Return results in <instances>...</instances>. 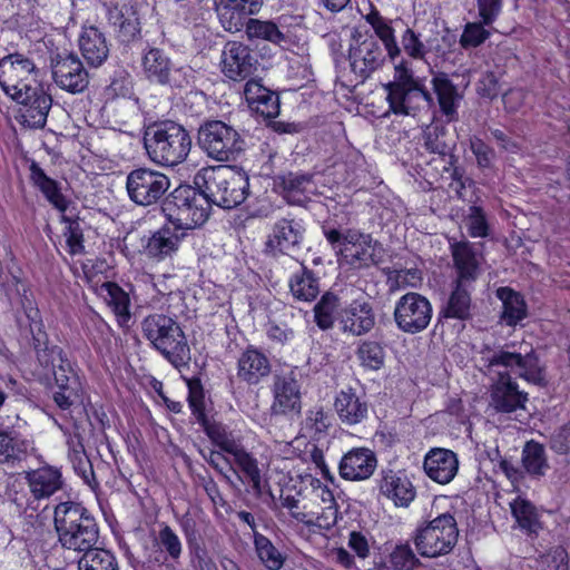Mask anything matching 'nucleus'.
<instances>
[{"instance_id": "39448f33", "label": "nucleus", "mask_w": 570, "mask_h": 570, "mask_svg": "<svg viewBox=\"0 0 570 570\" xmlns=\"http://www.w3.org/2000/svg\"><path fill=\"white\" fill-rule=\"evenodd\" d=\"M204 193L212 205L232 209L240 205L248 195V175L238 167L218 166L203 176Z\"/></svg>"}, {"instance_id": "b1692460", "label": "nucleus", "mask_w": 570, "mask_h": 570, "mask_svg": "<svg viewBox=\"0 0 570 570\" xmlns=\"http://www.w3.org/2000/svg\"><path fill=\"white\" fill-rule=\"evenodd\" d=\"M390 109L395 115H415L417 110L434 106L432 94L420 82L387 94Z\"/></svg>"}, {"instance_id": "603ef678", "label": "nucleus", "mask_w": 570, "mask_h": 570, "mask_svg": "<svg viewBox=\"0 0 570 570\" xmlns=\"http://www.w3.org/2000/svg\"><path fill=\"white\" fill-rule=\"evenodd\" d=\"M102 292L106 293L105 299L112 307L115 314L127 321L129 314V297L116 283L107 282L101 285Z\"/></svg>"}, {"instance_id": "4d7b16f0", "label": "nucleus", "mask_w": 570, "mask_h": 570, "mask_svg": "<svg viewBox=\"0 0 570 570\" xmlns=\"http://www.w3.org/2000/svg\"><path fill=\"white\" fill-rule=\"evenodd\" d=\"M262 6L263 0H225L222 14H229L230 20H242L257 13Z\"/></svg>"}, {"instance_id": "f03ea898", "label": "nucleus", "mask_w": 570, "mask_h": 570, "mask_svg": "<svg viewBox=\"0 0 570 570\" xmlns=\"http://www.w3.org/2000/svg\"><path fill=\"white\" fill-rule=\"evenodd\" d=\"M53 524L62 548L78 552L94 549L99 539L95 517L79 502L66 501L55 507Z\"/></svg>"}, {"instance_id": "338daca9", "label": "nucleus", "mask_w": 570, "mask_h": 570, "mask_svg": "<svg viewBox=\"0 0 570 570\" xmlns=\"http://www.w3.org/2000/svg\"><path fill=\"white\" fill-rule=\"evenodd\" d=\"M403 50L406 55L416 60H425V40L420 35L407 28L401 38Z\"/></svg>"}, {"instance_id": "7ed1b4c3", "label": "nucleus", "mask_w": 570, "mask_h": 570, "mask_svg": "<svg viewBox=\"0 0 570 570\" xmlns=\"http://www.w3.org/2000/svg\"><path fill=\"white\" fill-rule=\"evenodd\" d=\"M141 332L173 366L179 370L188 365L190 348L177 321L165 314H151L142 320Z\"/></svg>"}, {"instance_id": "393cba45", "label": "nucleus", "mask_w": 570, "mask_h": 570, "mask_svg": "<svg viewBox=\"0 0 570 570\" xmlns=\"http://www.w3.org/2000/svg\"><path fill=\"white\" fill-rule=\"evenodd\" d=\"M380 493L392 500L396 507H409L416 491L404 471L383 470L379 484Z\"/></svg>"}, {"instance_id": "4468645a", "label": "nucleus", "mask_w": 570, "mask_h": 570, "mask_svg": "<svg viewBox=\"0 0 570 570\" xmlns=\"http://www.w3.org/2000/svg\"><path fill=\"white\" fill-rule=\"evenodd\" d=\"M383 246L374 240L370 234L361 233L357 229H346L345 247L336 250L350 264L358 267L376 266L383 262Z\"/></svg>"}, {"instance_id": "8fccbe9b", "label": "nucleus", "mask_w": 570, "mask_h": 570, "mask_svg": "<svg viewBox=\"0 0 570 570\" xmlns=\"http://www.w3.org/2000/svg\"><path fill=\"white\" fill-rule=\"evenodd\" d=\"M28 449L24 440L12 432L0 430V463H10L23 458Z\"/></svg>"}, {"instance_id": "0e129e2a", "label": "nucleus", "mask_w": 570, "mask_h": 570, "mask_svg": "<svg viewBox=\"0 0 570 570\" xmlns=\"http://www.w3.org/2000/svg\"><path fill=\"white\" fill-rule=\"evenodd\" d=\"M61 220L67 224L65 237L71 255L83 253V235L78 220L62 216Z\"/></svg>"}, {"instance_id": "9d476101", "label": "nucleus", "mask_w": 570, "mask_h": 570, "mask_svg": "<svg viewBox=\"0 0 570 570\" xmlns=\"http://www.w3.org/2000/svg\"><path fill=\"white\" fill-rule=\"evenodd\" d=\"M376 37L355 30L348 48V60L352 72L364 81L380 69L387 57Z\"/></svg>"}, {"instance_id": "3c124183", "label": "nucleus", "mask_w": 570, "mask_h": 570, "mask_svg": "<svg viewBox=\"0 0 570 570\" xmlns=\"http://www.w3.org/2000/svg\"><path fill=\"white\" fill-rule=\"evenodd\" d=\"M313 177L309 173L288 171L277 177V184L289 199L297 194H304L313 183Z\"/></svg>"}, {"instance_id": "79ce46f5", "label": "nucleus", "mask_w": 570, "mask_h": 570, "mask_svg": "<svg viewBox=\"0 0 570 570\" xmlns=\"http://www.w3.org/2000/svg\"><path fill=\"white\" fill-rule=\"evenodd\" d=\"M522 463L529 474L544 475L549 464L543 445L535 441L527 442L522 452Z\"/></svg>"}, {"instance_id": "412c9836", "label": "nucleus", "mask_w": 570, "mask_h": 570, "mask_svg": "<svg viewBox=\"0 0 570 570\" xmlns=\"http://www.w3.org/2000/svg\"><path fill=\"white\" fill-rule=\"evenodd\" d=\"M377 468V458L368 448H353L346 452L340 463V476L347 481H364L370 479Z\"/></svg>"}, {"instance_id": "774afa93", "label": "nucleus", "mask_w": 570, "mask_h": 570, "mask_svg": "<svg viewBox=\"0 0 570 570\" xmlns=\"http://www.w3.org/2000/svg\"><path fill=\"white\" fill-rule=\"evenodd\" d=\"M395 76L394 81L385 85V90L389 92L395 91L396 88L402 89L420 83L421 81L415 79L413 71L407 66V61L402 60L394 67Z\"/></svg>"}, {"instance_id": "4c0bfd02", "label": "nucleus", "mask_w": 570, "mask_h": 570, "mask_svg": "<svg viewBox=\"0 0 570 570\" xmlns=\"http://www.w3.org/2000/svg\"><path fill=\"white\" fill-rule=\"evenodd\" d=\"M299 271L289 279L291 293L297 301L312 302L320 294L318 278L303 263H299Z\"/></svg>"}, {"instance_id": "864d4df0", "label": "nucleus", "mask_w": 570, "mask_h": 570, "mask_svg": "<svg viewBox=\"0 0 570 570\" xmlns=\"http://www.w3.org/2000/svg\"><path fill=\"white\" fill-rule=\"evenodd\" d=\"M567 558L566 549L557 546L551 548L547 553L534 558L530 568L533 570H568Z\"/></svg>"}, {"instance_id": "49530a36", "label": "nucleus", "mask_w": 570, "mask_h": 570, "mask_svg": "<svg viewBox=\"0 0 570 570\" xmlns=\"http://www.w3.org/2000/svg\"><path fill=\"white\" fill-rule=\"evenodd\" d=\"M207 436L226 453H234L242 445L237 444L226 428L218 422L210 421L207 416L198 422Z\"/></svg>"}, {"instance_id": "2eb2a0df", "label": "nucleus", "mask_w": 570, "mask_h": 570, "mask_svg": "<svg viewBox=\"0 0 570 570\" xmlns=\"http://www.w3.org/2000/svg\"><path fill=\"white\" fill-rule=\"evenodd\" d=\"M303 238L304 228L299 223L282 218L275 223L265 243V252L273 257L281 254L294 256L301 250Z\"/></svg>"}, {"instance_id": "6ab92c4d", "label": "nucleus", "mask_w": 570, "mask_h": 570, "mask_svg": "<svg viewBox=\"0 0 570 570\" xmlns=\"http://www.w3.org/2000/svg\"><path fill=\"white\" fill-rule=\"evenodd\" d=\"M342 333L362 336L375 326V313L372 304L365 298H357L337 312L336 317Z\"/></svg>"}, {"instance_id": "6e6d98bb", "label": "nucleus", "mask_w": 570, "mask_h": 570, "mask_svg": "<svg viewBox=\"0 0 570 570\" xmlns=\"http://www.w3.org/2000/svg\"><path fill=\"white\" fill-rule=\"evenodd\" d=\"M455 43V35L451 33L449 29H445L441 35L436 33L425 39V57L429 53H433L439 58H444L453 50Z\"/></svg>"}, {"instance_id": "37998d69", "label": "nucleus", "mask_w": 570, "mask_h": 570, "mask_svg": "<svg viewBox=\"0 0 570 570\" xmlns=\"http://www.w3.org/2000/svg\"><path fill=\"white\" fill-rule=\"evenodd\" d=\"M254 546L258 559L268 570H279L284 566L285 557L267 537L255 532Z\"/></svg>"}, {"instance_id": "2f4dec72", "label": "nucleus", "mask_w": 570, "mask_h": 570, "mask_svg": "<svg viewBox=\"0 0 570 570\" xmlns=\"http://www.w3.org/2000/svg\"><path fill=\"white\" fill-rule=\"evenodd\" d=\"M469 285L453 281L452 291L439 312L441 318L466 321L472 317V301L468 289Z\"/></svg>"}, {"instance_id": "cd10ccee", "label": "nucleus", "mask_w": 570, "mask_h": 570, "mask_svg": "<svg viewBox=\"0 0 570 570\" xmlns=\"http://www.w3.org/2000/svg\"><path fill=\"white\" fill-rule=\"evenodd\" d=\"M269 358L255 347H247L237 362V377L249 385H256L271 374Z\"/></svg>"}, {"instance_id": "6e6552de", "label": "nucleus", "mask_w": 570, "mask_h": 570, "mask_svg": "<svg viewBox=\"0 0 570 570\" xmlns=\"http://www.w3.org/2000/svg\"><path fill=\"white\" fill-rule=\"evenodd\" d=\"M18 323L22 335L35 351L37 363L46 374H49L62 364H67L68 360L65 357L62 348L50 344L40 312L37 307L32 306L31 302L24 305V316L19 317Z\"/></svg>"}, {"instance_id": "a211bd4d", "label": "nucleus", "mask_w": 570, "mask_h": 570, "mask_svg": "<svg viewBox=\"0 0 570 570\" xmlns=\"http://www.w3.org/2000/svg\"><path fill=\"white\" fill-rule=\"evenodd\" d=\"M295 371L276 376L273 387L272 413L276 415H299L302 411L301 384Z\"/></svg>"}, {"instance_id": "13d9d810", "label": "nucleus", "mask_w": 570, "mask_h": 570, "mask_svg": "<svg viewBox=\"0 0 570 570\" xmlns=\"http://www.w3.org/2000/svg\"><path fill=\"white\" fill-rule=\"evenodd\" d=\"M357 355L362 362V365L371 370H379L384 364L385 353L383 347L377 342H363L357 350Z\"/></svg>"}, {"instance_id": "dca6fc26", "label": "nucleus", "mask_w": 570, "mask_h": 570, "mask_svg": "<svg viewBox=\"0 0 570 570\" xmlns=\"http://www.w3.org/2000/svg\"><path fill=\"white\" fill-rule=\"evenodd\" d=\"M258 66L256 55L248 46L229 41L222 53V72L230 80L242 81L250 77Z\"/></svg>"}, {"instance_id": "ea45409f", "label": "nucleus", "mask_w": 570, "mask_h": 570, "mask_svg": "<svg viewBox=\"0 0 570 570\" xmlns=\"http://www.w3.org/2000/svg\"><path fill=\"white\" fill-rule=\"evenodd\" d=\"M497 296L503 304L501 320L508 326H514L527 317V305L523 297L510 287L497 289Z\"/></svg>"}, {"instance_id": "4be33fe9", "label": "nucleus", "mask_w": 570, "mask_h": 570, "mask_svg": "<svg viewBox=\"0 0 570 570\" xmlns=\"http://www.w3.org/2000/svg\"><path fill=\"white\" fill-rule=\"evenodd\" d=\"M186 233L169 223L154 232L142 244L144 253L158 262L173 257L177 253Z\"/></svg>"}, {"instance_id": "c756f323", "label": "nucleus", "mask_w": 570, "mask_h": 570, "mask_svg": "<svg viewBox=\"0 0 570 570\" xmlns=\"http://www.w3.org/2000/svg\"><path fill=\"white\" fill-rule=\"evenodd\" d=\"M443 116L449 122L458 120V105L462 96L445 72H438L431 80Z\"/></svg>"}, {"instance_id": "f3484780", "label": "nucleus", "mask_w": 570, "mask_h": 570, "mask_svg": "<svg viewBox=\"0 0 570 570\" xmlns=\"http://www.w3.org/2000/svg\"><path fill=\"white\" fill-rule=\"evenodd\" d=\"M451 256L456 277L454 282L471 284L481 275L484 256L479 248L468 240L450 243Z\"/></svg>"}, {"instance_id": "bf43d9fd", "label": "nucleus", "mask_w": 570, "mask_h": 570, "mask_svg": "<svg viewBox=\"0 0 570 570\" xmlns=\"http://www.w3.org/2000/svg\"><path fill=\"white\" fill-rule=\"evenodd\" d=\"M157 540L161 550L165 551L173 561L179 560L183 552V544L179 537L168 524L161 525Z\"/></svg>"}, {"instance_id": "a19ab883", "label": "nucleus", "mask_w": 570, "mask_h": 570, "mask_svg": "<svg viewBox=\"0 0 570 570\" xmlns=\"http://www.w3.org/2000/svg\"><path fill=\"white\" fill-rule=\"evenodd\" d=\"M367 21L373 27L374 33H372L379 42L382 45L384 51L391 60H395L401 55V48L399 47L394 29L390 23L382 18L379 13L367 17Z\"/></svg>"}, {"instance_id": "5fc2aeb1", "label": "nucleus", "mask_w": 570, "mask_h": 570, "mask_svg": "<svg viewBox=\"0 0 570 570\" xmlns=\"http://www.w3.org/2000/svg\"><path fill=\"white\" fill-rule=\"evenodd\" d=\"M389 558L390 563H392L396 570H422L421 561L407 542L397 544L392 550Z\"/></svg>"}, {"instance_id": "09e8293b", "label": "nucleus", "mask_w": 570, "mask_h": 570, "mask_svg": "<svg viewBox=\"0 0 570 570\" xmlns=\"http://www.w3.org/2000/svg\"><path fill=\"white\" fill-rule=\"evenodd\" d=\"M338 297L332 293L326 292L314 306V318L317 326L323 330H330L334 325V314L338 308Z\"/></svg>"}, {"instance_id": "20e7f679", "label": "nucleus", "mask_w": 570, "mask_h": 570, "mask_svg": "<svg viewBox=\"0 0 570 570\" xmlns=\"http://www.w3.org/2000/svg\"><path fill=\"white\" fill-rule=\"evenodd\" d=\"M144 145L151 161L173 167L187 158L191 138L184 126L166 120L147 128Z\"/></svg>"}, {"instance_id": "c03bdc74", "label": "nucleus", "mask_w": 570, "mask_h": 570, "mask_svg": "<svg viewBox=\"0 0 570 570\" xmlns=\"http://www.w3.org/2000/svg\"><path fill=\"white\" fill-rule=\"evenodd\" d=\"M69 459L73 465L75 471L83 479V481L92 487V483L97 484L92 464L88 459L82 443L71 439L69 441Z\"/></svg>"}, {"instance_id": "bb28decb", "label": "nucleus", "mask_w": 570, "mask_h": 570, "mask_svg": "<svg viewBox=\"0 0 570 570\" xmlns=\"http://www.w3.org/2000/svg\"><path fill=\"white\" fill-rule=\"evenodd\" d=\"M425 149L441 159L449 166L458 164L459 158L454 155L456 147L454 136L442 124H433L423 131Z\"/></svg>"}, {"instance_id": "c85d7f7f", "label": "nucleus", "mask_w": 570, "mask_h": 570, "mask_svg": "<svg viewBox=\"0 0 570 570\" xmlns=\"http://www.w3.org/2000/svg\"><path fill=\"white\" fill-rule=\"evenodd\" d=\"M108 20L121 43L128 45L140 38V21L132 6L124 4L110 9Z\"/></svg>"}, {"instance_id": "f257e3e1", "label": "nucleus", "mask_w": 570, "mask_h": 570, "mask_svg": "<svg viewBox=\"0 0 570 570\" xmlns=\"http://www.w3.org/2000/svg\"><path fill=\"white\" fill-rule=\"evenodd\" d=\"M483 360L489 373L495 372L497 367L505 368L504 372L498 371V377L490 386V406L495 413H515L524 410L528 402V393L519 389L509 370L534 385L548 384L546 366L530 345H520L519 350H515V344H505L495 350L487 347Z\"/></svg>"}, {"instance_id": "5701e85b", "label": "nucleus", "mask_w": 570, "mask_h": 570, "mask_svg": "<svg viewBox=\"0 0 570 570\" xmlns=\"http://www.w3.org/2000/svg\"><path fill=\"white\" fill-rule=\"evenodd\" d=\"M35 63L21 53L0 59V86L7 95L29 86L28 78L35 71Z\"/></svg>"}, {"instance_id": "a878e982", "label": "nucleus", "mask_w": 570, "mask_h": 570, "mask_svg": "<svg viewBox=\"0 0 570 570\" xmlns=\"http://www.w3.org/2000/svg\"><path fill=\"white\" fill-rule=\"evenodd\" d=\"M423 468L433 481L448 484L458 473L459 460L453 451L435 448L425 455Z\"/></svg>"}, {"instance_id": "72a5a7b5", "label": "nucleus", "mask_w": 570, "mask_h": 570, "mask_svg": "<svg viewBox=\"0 0 570 570\" xmlns=\"http://www.w3.org/2000/svg\"><path fill=\"white\" fill-rule=\"evenodd\" d=\"M79 47L83 58L94 67L100 66L109 55L105 35L94 26L83 29Z\"/></svg>"}, {"instance_id": "ddd939ff", "label": "nucleus", "mask_w": 570, "mask_h": 570, "mask_svg": "<svg viewBox=\"0 0 570 570\" xmlns=\"http://www.w3.org/2000/svg\"><path fill=\"white\" fill-rule=\"evenodd\" d=\"M22 87L9 95L22 106L20 109L22 125L29 128H43L52 106L51 96L38 83Z\"/></svg>"}, {"instance_id": "69168bd1", "label": "nucleus", "mask_w": 570, "mask_h": 570, "mask_svg": "<svg viewBox=\"0 0 570 570\" xmlns=\"http://www.w3.org/2000/svg\"><path fill=\"white\" fill-rule=\"evenodd\" d=\"M466 227L469 235L471 237L484 238L489 235V224L487 222L485 214L481 207H470V213L466 217Z\"/></svg>"}, {"instance_id": "052dcab7", "label": "nucleus", "mask_w": 570, "mask_h": 570, "mask_svg": "<svg viewBox=\"0 0 570 570\" xmlns=\"http://www.w3.org/2000/svg\"><path fill=\"white\" fill-rule=\"evenodd\" d=\"M188 385V403L197 422L204 421L207 416L205 413V393L202 382L197 377L187 381Z\"/></svg>"}, {"instance_id": "a18cd8bd", "label": "nucleus", "mask_w": 570, "mask_h": 570, "mask_svg": "<svg viewBox=\"0 0 570 570\" xmlns=\"http://www.w3.org/2000/svg\"><path fill=\"white\" fill-rule=\"evenodd\" d=\"M78 570H119L115 556L104 549H91L78 561Z\"/></svg>"}, {"instance_id": "9b49d317", "label": "nucleus", "mask_w": 570, "mask_h": 570, "mask_svg": "<svg viewBox=\"0 0 570 570\" xmlns=\"http://www.w3.org/2000/svg\"><path fill=\"white\" fill-rule=\"evenodd\" d=\"M169 187L170 179L166 174L147 167L131 170L126 179L129 199L144 207L158 203Z\"/></svg>"}, {"instance_id": "0eeeda50", "label": "nucleus", "mask_w": 570, "mask_h": 570, "mask_svg": "<svg viewBox=\"0 0 570 570\" xmlns=\"http://www.w3.org/2000/svg\"><path fill=\"white\" fill-rule=\"evenodd\" d=\"M197 144L212 159L235 161L245 151L246 142L242 135L222 120H207L197 132Z\"/></svg>"}, {"instance_id": "c9c22d12", "label": "nucleus", "mask_w": 570, "mask_h": 570, "mask_svg": "<svg viewBox=\"0 0 570 570\" xmlns=\"http://www.w3.org/2000/svg\"><path fill=\"white\" fill-rule=\"evenodd\" d=\"M232 455L240 471V473L236 470L234 472L237 479L244 484H249L255 497H261L263 494V485L257 460L243 446L238 448Z\"/></svg>"}, {"instance_id": "e433bc0d", "label": "nucleus", "mask_w": 570, "mask_h": 570, "mask_svg": "<svg viewBox=\"0 0 570 570\" xmlns=\"http://www.w3.org/2000/svg\"><path fill=\"white\" fill-rule=\"evenodd\" d=\"M510 509L518 527L525 532L527 535H537L542 529L539 511L528 499L518 495L510 502Z\"/></svg>"}, {"instance_id": "f8f14e48", "label": "nucleus", "mask_w": 570, "mask_h": 570, "mask_svg": "<svg viewBox=\"0 0 570 570\" xmlns=\"http://www.w3.org/2000/svg\"><path fill=\"white\" fill-rule=\"evenodd\" d=\"M432 314V304L424 295L409 292L395 303L393 318L400 331L417 334L429 326Z\"/></svg>"}, {"instance_id": "e2e57ef3", "label": "nucleus", "mask_w": 570, "mask_h": 570, "mask_svg": "<svg viewBox=\"0 0 570 570\" xmlns=\"http://www.w3.org/2000/svg\"><path fill=\"white\" fill-rule=\"evenodd\" d=\"M484 26L482 21L468 22L460 38L462 48L469 49L481 46L490 37V31L484 29Z\"/></svg>"}, {"instance_id": "7c9ffc66", "label": "nucleus", "mask_w": 570, "mask_h": 570, "mask_svg": "<svg viewBox=\"0 0 570 570\" xmlns=\"http://www.w3.org/2000/svg\"><path fill=\"white\" fill-rule=\"evenodd\" d=\"M26 480L30 492L37 500L51 497L62 487L61 473L52 466H43L27 472Z\"/></svg>"}, {"instance_id": "58836bf2", "label": "nucleus", "mask_w": 570, "mask_h": 570, "mask_svg": "<svg viewBox=\"0 0 570 570\" xmlns=\"http://www.w3.org/2000/svg\"><path fill=\"white\" fill-rule=\"evenodd\" d=\"M142 71L149 81L165 85L168 81L171 61L169 57L158 48H149L142 56Z\"/></svg>"}, {"instance_id": "aec40b11", "label": "nucleus", "mask_w": 570, "mask_h": 570, "mask_svg": "<svg viewBox=\"0 0 570 570\" xmlns=\"http://www.w3.org/2000/svg\"><path fill=\"white\" fill-rule=\"evenodd\" d=\"M52 78L59 88L73 95L83 92L89 85V73L75 55L58 56L52 62Z\"/></svg>"}, {"instance_id": "1a4fd4ad", "label": "nucleus", "mask_w": 570, "mask_h": 570, "mask_svg": "<svg viewBox=\"0 0 570 570\" xmlns=\"http://www.w3.org/2000/svg\"><path fill=\"white\" fill-rule=\"evenodd\" d=\"M459 530L454 517L442 513L416 528L413 542L420 556L436 558L448 554L456 544Z\"/></svg>"}, {"instance_id": "680f3d73", "label": "nucleus", "mask_w": 570, "mask_h": 570, "mask_svg": "<svg viewBox=\"0 0 570 570\" xmlns=\"http://www.w3.org/2000/svg\"><path fill=\"white\" fill-rule=\"evenodd\" d=\"M71 384V386L57 390L53 393V401L57 404V406L62 411L70 410L71 406L80 404L82 402V391L80 381L72 380Z\"/></svg>"}, {"instance_id": "473e14b6", "label": "nucleus", "mask_w": 570, "mask_h": 570, "mask_svg": "<svg viewBox=\"0 0 570 570\" xmlns=\"http://www.w3.org/2000/svg\"><path fill=\"white\" fill-rule=\"evenodd\" d=\"M335 411L346 425L361 423L368 414V405L352 390L341 391L335 399Z\"/></svg>"}, {"instance_id": "de8ad7c7", "label": "nucleus", "mask_w": 570, "mask_h": 570, "mask_svg": "<svg viewBox=\"0 0 570 570\" xmlns=\"http://www.w3.org/2000/svg\"><path fill=\"white\" fill-rule=\"evenodd\" d=\"M246 35L248 39L267 40L276 45L285 41V35L272 21H262L249 18L246 22Z\"/></svg>"}, {"instance_id": "423d86ee", "label": "nucleus", "mask_w": 570, "mask_h": 570, "mask_svg": "<svg viewBox=\"0 0 570 570\" xmlns=\"http://www.w3.org/2000/svg\"><path fill=\"white\" fill-rule=\"evenodd\" d=\"M210 207L204 189L180 185L165 198L161 210L169 223L186 233L208 219Z\"/></svg>"}, {"instance_id": "f704fd0d", "label": "nucleus", "mask_w": 570, "mask_h": 570, "mask_svg": "<svg viewBox=\"0 0 570 570\" xmlns=\"http://www.w3.org/2000/svg\"><path fill=\"white\" fill-rule=\"evenodd\" d=\"M30 179L56 209L61 213L67 210L69 202L62 195L59 183L47 176L36 161L30 165Z\"/></svg>"}]
</instances>
